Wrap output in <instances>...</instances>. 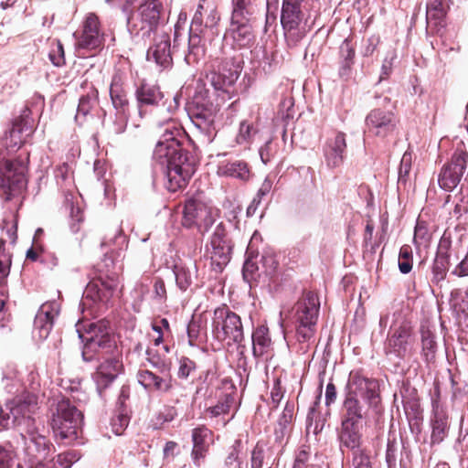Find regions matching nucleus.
<instances>
[{
  "mask_svg": "<svg viewBox=\"0 0 468 468\" xmlns=\"http://www.w3.org/2000/svg\"><path fill=\"white\" fill-rule=\"evenodd\" d=\"M83 343L81 356L85 362L99 361L92 379L100 395L109 388L123 368L122 351L106 320L90 323L86 335L79 332Z\"/></svg>",
  "mask_w": 468,
  "mask_h": 468,
  "instance_id": "obj_1",
  "label": "nucleus"
},
{
  "mask_svg": "<svg viewBox=\"0 0 468 468\" xmlns=\"http://www.w3.org/2000/svg\"><path fill=\"white\" fill-rule=\"evenodd\" d=\"M165 125L154 150V168L166 178V188L176 192L186 186L196 171V165L193 155L181 146L177 139L180 130L173 120L168 118Z\"/></svg>",
  "mask_w": 468,
  "mask_h": 468,
  "instance_id": "obj_2",
  "label": "nucleus"
},
{
  "mask_svg": "<svg viewBox=\"0 0 468 468\" xmlns=\"http://www.w3.org/2000/svg\"><path fill=\"white\" fill-rule=\"evenodd\" d=\"M379 383L375 378L351 371L345 388L341 420L363 423L372 412L381 411Z\"/></svg>",
  "mask_w": 468,
  "mask_h": 468,
  "instance_id": "obj_3",
  "label": "nucleus"
},
{
  "mask_svg": "<svg viewBox=\"0 0 468 468\" xmlns=\"http://www.w3.org/2000/svg\"><path fill=\"white\" fill-rule=\"evenodd\" d=\"M105 267H100L99 274L86 286L80 302L82 313L89 312L90 315H96L113 297L120 285L119 272L115 269L113 261L106 257Z\"/></svg>",
  "mask_w": 468,
  "mask_h": 468,
  "instance_id": "obj_4",
  "label": "nucleus"
},
{
  "mask_svg": "<svg viewBox=\"0 0 468 468\" xmlns=\"http://www.w3.org/2000/svg\"><path fill=\"white\" fill-rule=\"evenodd\" d=\"M186 110L194 127L199 133L202 144H208L215 139L218 129L216 117L218 108L208 98V90L197 87Z\"/></svg>",
  "mask_w": 468,
  "mask_h": 468,
  "instance_id": "obj_5",
  "label": "nucleus"
},
{
  "mask_svg": "<svg viewBox=\"0 0 468 468\" xmlns=\"http://www.w3.org/2000/svg\"><path fill=\"white\" fill-rule=\"evenodd\" d=\"M295 338L303 353L314 343L320 303L316 294L308 292L295 305Z\"/></svg>",
  "mask_w": 468,
  "mask_h": 468,
  "instance_id": "obj_6",
  "label": "nucleus"
},
{
  "mask_svg": "<svg viewBox=\"0 0 468 468\" xmlns=\"http://www.w3.org/2000/svg\"><path fill=\"white\" fill-rule=\"evenodd\" d=\"M83 415L69 399L58 401L52 412L51 427L56 438L65 444L77 441L81 433Z\"/></svg>",
  "mask_w": 468,
  "mask_h": 468,
  "instance_id": "obj_7",
  "label": "nucleus"
},
{
  "mask_svg": "<svg viewBox=\"0 0 468 468\" xmlns=\"http://www.w3.org/2000/svg\"><path fill=\"white\" fill-rule=\"evenodd\" d=\"M393 322L391 324L392 333L388 335L384 344V354L388 359L404 360L410 357L414 350L415 338L412 334L410 323L403 319L398 327H396L399 319L402 318L401 312L393 314Z\"/></svg>",
  "mask_w": 468,
  "mask_h": 468,
  "instance_id": "obj_8",
  "label": "nucleus"
},
{
  "mask_svg": "<svg viewBox=\"0 0 468 468\" xmlns=\"http://www.w3.org/2000/svg\"><path fill=\"white\" fill-rule=\"evenodd\" d=\"M211 332L214 339L221 343L225 342L228 346L232 344L240 346L244 340L240 316L226 305L214 310Z\"/></svg>",
  "mask_w": 468,
  "mask_h": 468,
  "instance_id": "obj_9",
  "label": "nucleus"
},
{
  "mask_svg": "<svg viewBox=\"0 0 468 468\" xmlns=\"http://www.w3.org/2000/svg\"><path fill=\"white\" fill-rule=\"evenodd\" d=\"M163 5L160 0H144L137 11L127 17V28L132 36L149 38L160 24Z\"/></svg>",
  "mask_w": 468,
  "mask_h": 468,
  "instance_id": "obj_10",
  "label": "nucleus"
},
{
  "mask_svg": "<svg viewBox=\"0 0 468 468\" xmlns=\"http://www.w3.org/2000/svg\"><path fill=\"white\" fill-rule=\"evenodd\" d=\"M305 0H282L281 23L288 46L295 47L305 36Z\"/></svg>",
  "mask_w": 468,
  "mask_h": 468,
  "instance_id": "obj_11",
  "label": "nucleus"
},
{
  "mask_svg": "<svg viewBox=\"0 0 468 468\" xmlns=\"http://www.w3.org/2000/svg\"><path fill=\"white\" fill-rule=\"evenodd\" d=\"M37 397L25 393L8 401L5 408L0 407V425L8 429L12 424L18 426L26 424L31 427L33 420L30 415L37 410Z\"/></svg>",
  "mask_w": 468,
  "mask_h": 468,
  "instance_id": "obj_12",
  "label": "nucleus"
},
{
  "mask_svg": "<svg viewBox=\"0 0 468 468\" xmlns=\"http://www.w3.org/2000/svg\"><path fill=\"white\" fill-rule=\"evenodd\" d=\"M219 218V210L197 198L186 201L183 210L182 225L187 229L196 228L205 235Z\"/></svg>",
  "mask_w": 468,
  "mask_h": 468,
  "instance_id": "obj_13",
  "label": "nucleus"
},
{
  "mask_svg": "<svg viewBox=\"0 0 468 468\" xmlns=\"http://www.w3.org/2000/svg\"><path fill=\"white\" fill-rule=\"evenodd\" d=\"M135 97L138 104L139 114L143 118L146 112L144 109L147 106L155 107L161 111L165 110L169 113L174 112L180 104L181 96L176 94L170 101L165 99V94L156 84H151L143 80L135 90Z\"/></svg>",
  "mask_w": 468,
  "mask_h": 468,
  "instance_id": "obj_14",
  "label": "nucleus"
},
{
  "mask_svg": "<svg viewBox=\"0 0 468 468\" xmlns=\"http://www.w3.org/2000/svg\"><path fill=\"white\" fill-rule=\"evenodd\" d=\"M232 248L233 244L228 236L225 224L219 222L206 247V255L210 259L211 268L216 273L221 272L229 262Z\"/></svg>",
  "mask_w": 468,
  "mask_h": 468,
  "instance_id": "obj_15",
  "label": "nucleus"
},
{
  "mask_svg": "<svg viewBox=\"0 0 468 468\" xmlns=\"http://www.w3.org/2000/svg\"><path fill=\"white\" fill-rule=\"evenodd\" d=\"M21 437L24 441V452L31 468H43L54 450L51 441L33 427H28L25 433H21Z\"/></svg>",
  "mask_w": 468,
  "mask_h": 468,
  "instance_id": "obj_16",
  "label": "nucleus"
},
{
  "mask_svg": "<svg viewBox=\"0 0 468 468\" xmlns=\"http://www.w3.org/2000/svg\"><path fill=\"white\" fill-rule=\"evenodd\" d=\"M217 65L213 64L212 70L207 75V80L216 90L229 92L241 71V67L234 58L226 57L220 61L217 59Z\"/></svg>",
  "mask_w": 468,
  "mask_h": 468,
  "instance_id": "obj_17",
  "label": "nucleus"
},
{
  "mask_svg": "<svg viewBox=\"0 0 468 468\" xmlns=\"http://www.w3.org/2000/svg\"><path fill=\"white\" fill-rule=\"evenodd\" d=\"M27 159V153L21 154L15 159L5 156L0 159V188L12 190L24 185Z\"/></svg>",
  "mask_w": 468,
  "mask_h": 468,
  "instance_id": "obj_18",
  "label": "nucleus"
},
{
  "mask_svg": "<svg viewBox=\"0 0 468 468\" xmlns=\"http://www.w3.org/2000/svg\"><path fill=\"white\" fill-rule=\"evenodd\" d=\"M365 122L368 134L381 139L393 136L398 129V121L394 112L379 108L370 111Z\"/></svg>",
  "mask_w": 468,
  "mask_h": 468,
  "instance_id": "obj_19",
  "label": "nucleus"
},
{
  "mask_svg": "<svg viewBox=\"0 0 468 468\" xmlns=\"http://www.w3.org/2000/svg\"><path fill=\"white\" fill-rule=\"evenodd\" d=\"M468 154L463 149H456L451 162L444 165L438 176L441 188L445 191L453 190L460 183L466 169Z\"/></svg>",
  "mask_w": 468,
  "mask_h": 468,
  "instance_id": "obj_20",
  "label": "nucleus"
},
{
  "mask_svg": "<svg viewBox=\"0 0 468 468\" xmlns=\"http://www.w3.org/2000/svg\"><path fill=\"white\" fill-rule=\"evenodd\" d=\"M103 43V34L100 29L99 18L95 14H89L86 17L80 37L76 46L79 49L97 50Z\"/></svg>",
  "mask_w": 468,
  "mask_h": 468,
  "instance_id": "obj_21",
  "label": "nucleus"
},
{
  "mask_svg": "<svg viewBox=\"0 0 468 468\" xmlns=\"http://www.w3.org/2000/svg\"><path fill=\"white\" fill-rule=\"evenodd\" d=\"M58 315V303L48 302L40 306L34 321V333L39 339H47L52 330L54 320Z\"/></svg>",
  "mask_w": 468,
  "mask_h": 468,
  "instance_id": "obj_22",
  "label": "nucleus"
},
{
  "mask_svg": "<svg viewBox=\"0 0 468 468\" xmlns=\"http://www.w3.org/2000/svg\"><path fill=\"white\" fill-rule=\"evenodd\" d=\"M346 149V133L337 132L329 137L323 148L326 165L330 168L339 167L344 162Z\"/></svg>",
  "mask_w": 468,
  "mask_h": 468,
  "instance_id": "obj_23",
  "label": "nucleus"
},
{
  "mask_svg": "<svg viewBox=\"0 0 468 468\" xmlns=\"http://www.w3.org/2000/svg\"><path fill=\"white\" fill-rule=\"evenodd\" d=\"M147 59L154 61L163 69L172 66V49L168 34L163 33L154 38V45L147 51Z\"/></svg>",
  "mask_w": 468,
  "mask_h": 468,
  "instance_id": "obj_24",
  "label": "nucleus"
},
{
  "mask_svg": "<svg viewBox=\"0 0 468 468\" xmlns=\"http://www.w3.org/2000/svg\"><path fill=\"white\" fill-rule=\"evenodd\" d=\"M340 447L352 452L361 450L363 442V423L341 420L338 432Z\"/></svg>",
  "mask_w": 468,
  "mask_h": 468,
  "instance_id": "obj_25",
  "label": "nucleus"
},
{
  "mask_svg": "<svg viewBox=\"0 0 468 468\" xmlns=\"http://www.w3.org/2000/svg\"><path fill=\"white\" fill-rule=\"evenodd\" d=\"M430 425L431 428V445L441 443L449 434L450 422L448 413L437 403L433 404V414Z\"/></svg>",
  "mask_w": 468,
  "mask_h": 468,
  "instance_id": "obj_26",
  "label": "nucleus"
},
{
  "mask_svg": "<svg viewBox=\"0 0 468 468\" xmlns=\"http://www.w3.org/2000/svg\"><path fill=\"white\" fill-rule=\"evenodd\" d=\"M173 272L176 283L181 292H186L191 289L194 280L197 278V268L194 261H176L173 266Z\"/></svg>",
  "mask_w": 468,
  "mask_h": 468,
  "instance_id": "obj_27",
  "label": "nucleus"
},
{
  "mask_svg": "<svg viewBox=\"0 0 468 468\" xmlns=\"http://www.w3.org/2000/svg\"><path fill=\"white\" fill-rule=\"evenodd\" d=\"M138 382L147 390L167 393L172 388L171 378L159 377L149 370H139Z\"/></svg>",
  "mask_w": 468,
  "mask_h": 468,
  "instance_id": "obj_28",
  "label": "nucleus"
},
{
  "mask_svg": "<svg viewBox=\"0 0 468 468\" xmlns=\"http://www.w3.org/2000/svg\"><path fill=\"white\" fill-rule=\"evenodd\" d=\"M449 248L450 242L446 239H441L431 269L432 282L439 283L443 281L446 276L450 263Z\"/></svg>",
  "mask_w": 468,
  "mask_h": 468,
  "instance_id": "obj_29",
  "label": "nucleus"
},
{
  "mask_svg": "<svg viewBox=\"0 0 468 468\" xmlns=\"http://www.w3.org/2000/svg\"><path fill=\"white\" fill-rule=\"evenodd\" d=\"M205 34L203 31L189 30L188 51L185 56L187 65L197 64L205 57Z\"/></svg>",
  "mask_w": 468,
  "mask_h": 468,
  "instance_id": "obj_30",
  "label": "nucleus"
},
{
  "mask_svg": "<svg viewBox=\"0 0 468 468\" xmlns=\"http://www.w3.org/2000/svg\"><path fill=\"white\" fill-rule=\"evenodd\" d=\"M31 133V127L23 123L22 121L14 122L5 139L6 148H12V150L14 148H20Z\"/></svg>",
  "mask_w": 468,
  "mask_h": 468,
  "instance_id": "obj_31",
  "label": "nucleus"
},
{
  "mask_svg": "<svg viewBox=\"0 0 468 468\" xmlns=\"http://www.w3.org/2000/svg\"><path fill=\"white\" fill-rule=\"evenodd\" d=\"M252 353L255 357L261 356L269 352L271 346V339L269 328L265 325L257 326L252 332Z\"/></svg>",
  "mask_w": 468,
  "mask_h": 468,
  "instance_id": "obj_32",
  "label": "nucleus"
},
{
  "mask_svg": "<svg viewBox=\"0 0 468 468\" xmlns=\"http://www.w3.org/2000/svg\"><path fill=\"white\" fill-rule=\"evenodd\" d=\"M218 173L220 176L239 179L241 181H247L250 176V171L248 164L241 160L227 162L219 165Z\"/></svg>",
  "mask_w": 468,
  "mask_h": 468,
  "instance_id": "obj_33",
  "label": "nucleus"
},
{
  "mask_svg": "<svg viewBox=\"0 0 468 468\" xmlns=\"http://www.w3.org/2000/svg\"><path fill=\"white\" fill-rule=\"evenodd\" d=\"M451 0H428L426 18L428 23L441 25L450 8Z\"/></svg>",
  "mask_w": 468,
  "mask_h": 468,
  "instance_id": "obj_34",
  "label": "nucleus"
},
{
  "mask_svg": "<svg viewBox=\"0 0 468 468\" xmlns=\"http://www.w3.org/2000/svg\"><path fill=\"white\" fill-rule=\"evenodd\" d=\"M110 96L113 107L117 111L125 112L128 106L126 92L122 87V80L120 75H114L110 86Z\"/></svg>",
  "mask_w": 468,
  "mask_h": 468,
  "instance_id": "obj_35",
  "label": "nucleus"
},
{
  "mask_svg": "<svg viewBox=\"0 0 468 468\" xmlns=\"http://www.w3.org/2000/svg\"><path fill=\"white\" fill-rule=\"evenodd\" d=\"M255 0H232L230 21H250L255 12Z\"/></svg>",
  "mask_w": 468,
  "mask_h": 468,
  "instance_id": "obj_36",
  "label": "nucleus"
},
{
  "mask_svg": "<svg viewBox=\"0 0 468 468\" xmlns=\"http://www.w3.org/2000/svg\"><path fill=\"white\" fill-rule=\"evenodd\" d=\"M250 21H230V31L233 39L240 47L247 46L253 38Z\"/></svg>",
  "mask_w": 468,
  "mask_h": 468,
  "instance_id": "obj_37",
  "label": "nucleus"
},
{
  "mask_svg": "<svg viewBox=\"0 0 468 468\" xmlns=\"http://www.w3.org/2000/svg\"><path fill=\"white\" fill-rule=\"evenodd\" d=\"M422 356L426 362H431L435 358L437 344L431 331L421 332Z\"/></svg>",
  "mask_w": 468,
  "mask_h": 468,
  "instance_id": "obj_38",
  "label": "nucleus"
},
{
  "mask_svg": "<svg viewBox=\"0 0 468 468\" xmlns=\"http://www.w3.org/2000/svg\"><path fill=\"white\" fill-rule=\"evenodd\" d=\"M5 240L1 238L0 239V287L5 285L6 282V279L10 272L11 267V254L5 252L4 249V245Z\"/></svg>",
  "mask_w": 468,
  "mask_h": 468,
  "instance_id": "obj_39",
  "label": "nucleus"
},
{
  "mask_svg": "<svg viewBox=\"0 0 468 468\" xmlns=\"http://www.w3.org/2000/svg\"><path fill=\"white\" fill-rule=\"evenodd\" d=\"M48 58L55 67L66 64L64 47L59 40L56 39L50 43Z\"/></svg>",
  "mask_w": 468,
  "mask_h": 468,
  "instance_id": "obj_40",
  "label": "nucleus"
},
{
  "mask_svg": "<svg viewBox=\"0 0 468 468\" xmlns=\"http://www.w3.org/2000/svg\"><path fill=\"white\" fill-rule=\"evenodd\" d=\"M212 436V431L206 426H198L192 431V442L195 448H207V439Z\"/></svg>",
  "mask_w": 468,
  "mask_h": 468,
  "instance_id": "obj_41",
  "label": "nucleus"
},
{
  "mask_svg": "<svg viewBox=\"0 0 468 468\" xmlns=\"http://www.w3.org/2000/svg\"><path fill=\"white\" fill-rule=\"evenodd\" d=\"M96 93L97 91L93 90L90 93L80 97L75 117L77 121H79L81 116L85 118L95 105Z\"/></svg>",
  "mask_w": 468,
  "mask_h": 468,
  "instance_id": "obj_42",
  "label": "nucleus"
},
{
  "mask_svg": "<svg viewBox=\"0 0 468 468\" xmlns=\"http://www.w3.org/2000/svg\"><path fill=\"white\" fill-rule=\"evenodd\" d=\"M233 399L227 395L223 400L219 401L217 405L207 409L206 413L211 419H217L224 416L229 412L230 405Z\"/></svg>",
  "mask_w": 468,
  "mask_h": 468,
  "instance_id": "obj_43",
  "label": "nucleus"
},
{
  "mask_svg": "<svg viewBox=\"0 0 468 468\" xmlns=\"http://www.w3.org/2000/svg\"><path fill=\"white\" fill-rule=\"evenodd\" d=\"M399 269L401 273L407 274L412 269V250L409 245L400 248L399 254Z\"/></svg>",
  "mask_w": 468,
  "mask_h": 468,
  "instance_id": "obj_44",
  "label": "nucleus"
},
{
  "mask_svg": "<svg viewBox=\"0 0 468 468\" xmlns=\"http://www.w3.org/2000/svg\"><path fill=\"white\" fill-rule=\"evenodd\" d=\"M2 229L5 231L6 236L8 237L10 242L12 244L16 243L17 235V218L16 215H10L8 218H5L1 224Z\"/></svg>",
  "mask_w": 468,
  "mask_h": 468,
  "instance_id": "obj_45",
  "label": "nucleus"
},
{
  "mask_svg": "<svg viewBox=\"0 0 468 468\" xmlns=\"http://www.w3.org/2000/svg\"><path fill=\"white\" fill-rule=\"evenodd\" d=\"M412 154L406 151L402 155L400 165L399 167V183L406 184L408 176L411 170Z\"/></svg>",
  "mask_w": 468,
  "mask_h": 468,
  "instance_id": "obj_46",
  "label": "nucleus"
},
{
  "mask_svg": "<svg viewBox=\"0 0 468 468\" xmlns=\"http://www.w3.org/2000/svg\"><path fill=\"white\" fill-rule=\"evenodd\" d=\"M128 118L125 112L117 111L114 120L109 126V132L112 134L118 135L122 133L127 126Z\"/></svg>",
  "mask_w": 468,
  "mask_h": 468,
  "instance_id": "obj_47",
  "label": "nucleus"
},
{
  "mask_svg": "<svg viewBox=\"0 0 468 468\" xmlns=\"http://www.w3.org/2000/svg\"><path fill=\"white\" fill-rule=\"evenodd\" d=\"M130 419L125 413H119L111 420L112 430L114 434L121 435L129 424Z\"/></svg>",
  "mask_w": 468,
  "mask_h": 468,
  "instance_id": "obj_48",
  "label": "nucleus"
},
{
  "mask_svg": "<svg viewBox=\"0 0 468 468\" xmlns=\"http://www.w3.org/2000/svg\"><path fill=\"white\" fill-rule=\"evenodd\" d=\"M352 468H372L370 458L364 450L353 452Z\"/></svg>",
  "mask_w": 468,
  "mask_h": 468,
  "instance_id": "obj_49",
  "label": "nucleus"
},
{
  "mask_svg": "<svg viewBox=\"0 0 468 468\" xmlns=\"http://www.w3.org/2000/svg\"><path fill=\"white\" fill-rule=\"evenodd\" d=\"M256 131L251 124L247 122H242L239 125V132L237 136L239 144L250 142L255 135Z\"/></svg>",
  "mask_w": 468,
  "mask_h": 468,
  "instance_id": "obj_50",
  "label": "nucleus"
},
{
  "mask_svg": "<svg viewBox=\"0 0 468 468\" xmlns=\"http://www.w3.org/2000/svg\"><path fill=\"white\" fill-rule=\"evenodd\" d=\"M380 42L379 37L376 35H372L367 39L363 40L361 54L364 57H369L373 55L377 47Z\"/></svg>",
  "mask_w": 468,
  "mask_h": 468,
  "instance_id": "obj_51",
  "label": "nucleus"
},
{
  "mask_svg": "<svg viewBox=\"0 0 468 468\" xmlns=\"http://www.w3.org/2000/svg\"><path fill=\"white\" fill-rule=\"evenodd\" d=\"M69 454H58L55 457H51V455L47 459L45 462V464H48L43 466V468H69V463L66 462V459L68 458Z\"/></svg>",
  "mask_w": 468,
  "mask_h": 468,
  "instance_id": "obj_52",
  "label": "nucleus"
},
{
  "mask_svg": "<svg viewBox=\"0 0 468 468\" xmlns=\"http://www.w3.org/2000/svg\"><path fill=\"white\" fill-rule=\"evenodd\" d=\"M414 242L416 245H421L429 239V232L422 223H417L414 230Z\"/></svg>",
  "mask_w": 468,
  "mask_h": 468,
  "instance_id": "obj_53",
  "label": "nucleus"
},
{
  "mask_svg": "<svg viewBox=\"0 0 468 468\" xmlns=\"http://www.w3.org/2000/svg\"><path fill=\"white\" fill-rule=\"evenodd\" d=\"M264 459V451L262 447L257 444L251 452L250 466L251 468H261Z\"/></svg>",
  "mask_w": 468,
  "mask_h": 468,
  "instance_id": "obj_54",
  "label": "nucleus"
},
{
  "mask_svg": "<svg viewBox=\"0 0 468 468\" xmlns=\"http://www.w3.org/2000/svg\"><path fill=\"white\" fill-rule=\"evenodd\" d=\"M193 369H195V363L187 357H182L180 359L178 377L181 378H186Z\"/></svg>",
  "mask_w": 468,
  "mask_h": 468,
  "instance_id": "obj_55",
  "label": "nucleus"
},
{
  "mask_svg": "<svg viewBox=\"0 0 468 468\" xmlns=\"http://www.w3.org/2000/svg\"><path fill=\"white\" fill-rule=\"evenodd\" d=\"M206 13H207V18H206V23H205V29L207 31V28H210V29L213 28V27L217 24V22L218 20V16L216 8L213 5H207Z\"/></svg>",
  "mask_w": 468,
  "mask_h": 468,
  "instance_id": "obj_56",
  "label": "nucleus"
},
{
  "mask_svg": "<svg viewBox=\"0 0 468 468\" xmlns=\"http://www.w3.org/2000/svg\"><path fill=\"white\" fill-rule=\"evenodd\" d=\"M200 328L201 325L199 321L193 319L189 322L187 325V335L190 345H193V343L199 337Z\"/></svg>",
  "mask_w": 468,
  "mask_h": 468,
  "instance_id": "obj_57",
  "label": "nucleus"
},
{
  "mask_svg": "<svg viewBox=\"0 0 468 468\" xmlns=\"http://www.w3.org/2000/svg\"><path fill=\"white\" fill-rule=\"evenodd\" d=\"M308 459L309 452L304 449L300 450L295 455L292 468H309L311 465L307 464Z\"/></svg>",
  "mask_w": 468,
  "mask_h": 468,
  "instance_id": "obj_58",
  "label": "nucleus"
},
{
  "mask_svg": "<svg viewBox=\"0 0 468 468\" xmlns=\"http://www.w3.org/2000/svg\"><path fill=\"white\" fill-rule=\"evenodd\" d=\"M13 457L11 451L0 446V468H11Z\"/></svg>",
  "mask_w": 468,
  "mask_h": 468,
  "instance_id": "obj_59",
  "label": "nucleus"
},
{
  "mask_svg": "<svg viewBox=\"0 0 468 468\" xmlns=\"http://www.w3.org/2000/svg\"><path fill=\"white\" fill-rule=\"evenodd\" d=\"M340 53L343 60L354 61L355 49L351 47L348 39H345L340 47Z\"/></svg>",
  "mask_w": 468,
  "mask_h": 468,
  "instance_id": "obj_60",
  "label": "nucleus"
},
{
  "mask_svg": "<svg viewBox=\"0 0 468 468\" xmlns=\"http://www.w3.org/2000/svg\"><path fill=\"white\" fill-rule=\"evenodd\" d=\"M207 452V448H192L191 459L195 466L200 467L202 461L205 459Z\"/></svg>",
  "mask_w": 468,
  "mask_h": 468,
  "instance_id": "obj_61",
  "label": "nucleus"
},
{
  "mask_svg": "<svg viewBox=\"0 0 468 468\" xmlns=\"http://www.w3.org/2000/svg\"><path fill=\"white\" fill-rule=\"evenodd\" d=\"M150 364L156 368L160 373L165 374L170 370L169 365L158 356H152L148 358Z\"/></svg>",
  "mask_w": 468,
  "mask_h": 468,
  "instance_id": "obj_62",
  "label": "nucleus"
},
{
  "mask_svg": "<svg viewBox=\"0 0 468 468\" xmlns=\"http://www.w3.org/2000/svg\"><path fill=\"white\" fill-rule=\"evenodd\" d=\"M154 295L156 298H159L160 300L166 299V289H165V282L163 279L157 278L154 281Z\"/></svg>",
  "mask_w": 468,
  "mask_h": 468,
  "instance_id": "obj_63",
  "label": "nucleus"
},
{
  "mask_svg": "<svg viewBox=\"0 0 468 468\" xmlns=\"http://www.w3.org/2000/svg\"><path fill=\"white\" fill-rule=\"evenodd\" d=\"M396 448L393 443L388 442L386 451V462L388 468H392L396 465Z\"/></svg>",
  "mask_w": 468,
  "mask_h": 468,
  "instance_id": "obj_64",
  "label": "nucleus"
}]
</instances>
